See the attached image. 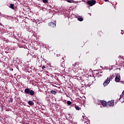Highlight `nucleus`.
Returning <instances> with one entry per match:
<instances>
[{
	"mask_svg": "<svg viewBox=\"0 0 124 124\" xmlns=\"http://www.w3.org/2000/svg\"><path fill=\"white\" fill-rule=\"evenodd\" d=\"M79 64V62H77L75 63L74 64H73V65L74 66H78Z\"/></svg>",
	"mask_w": 124,
	"mask_h": 124,
	"instance_id": "obj_13",
	"label": "nucleus"
},
{
	"mask_svg": "<svg viewBox=\"0 0 124 124\" xmlns=\"http://www.w3.org/2000/svg\"><path fill=\"white\" fill-rule=\"evenodd\" d=\"M54 54H55V55H60L61 53H60V52H55Z\"/></svg>",
	"mask_w": 124,
	"mask_h": 124,
	"instance_id": "obj_19",
	"label": "nucleus"
},
{
	"mask_svg": "<svg viewBox=\"0 0 124 124\" xmlns=\"http://www.w3.org/2000/svg\"><path fill=\"white\" fill-rule=\"evenodd\" d=\"M123 97V95H120V98Z\"/></svg>",
	"mask_w": 124,
	"mask_h": 124,
	"instance_id": "obj_23",
	"label": "nucleus"
},
{
	"mask_svg": "<svg viewBox=\"0 0 124 124\" xmlns=\"http://www.w3.org/2000/svg\"><path fill=\"white\" fill-rule=\"evenodd\" d=\"M10 102L11 103L13 102V100L12 99H10Z\"/></svg>",
	"mask_w": 124,
	"mask_h": 124,
	"instance_id": "obj_22",
	"label": "nucleus"
},
{
	"mask_svg": "<svg viewBox=\"0 0 124 124\" xmlns=\"http://www.w3.org/2000/svg\"><path fill=\"white\" fill-rule=\"evenodd\" d=\"M100 102L103 107H107V102L105 101V100H100Z\"/></svg>",
	"mask_w": 124,
	"mask_h": 124,
	"instance_id": "obj_6",
	"label": "nucleus"
},
{
	"mask_svg": "<svg viewBox=\"0 0 124 124\" xmlns=\"http://www.w3.org/2000/svg\"><path fill=\"white\" fill-rule=\"evenodd\" d=\"M10 8H11L12 9H14V4H11L10 5Z\"/></svg>",
	"mask_w": 124,
	"mask_h": 124,
	"instance_id": "obj_14",
	"label": "nucleus"
},
{
	"mask_svg": "<svg viewBox=\"0 0 124 124\" xmlns=\"http://www.w3.org/2000/svg\"><path fill=\"white\" fill-rule=\"evenodd\" d=\"M96 62H97V61H96V62H95V63H96Z\"/></svg>",
	"mask_w": 124,
	"mask_h": 124,
	"instance_id": "obj_29",
	"label": "nucleus"
},
{
	"mask_svg": "<svg viewBox=\"0 0 124 124\" xmlns=\"http://www.w3.org/2000/svg\"><path fill=\"white\" fill-rule=\"evenodd\" d=\"M120 82H121V83H124V82H123V81H120Z\"/></svg>",
	"mask_w": 124,
	"mask_h": 124,
	"instance_id": "obj_28",
	"label": "nucleus"
},
{
	"mask_svg": "<svg viewBox=\"0 0 124 124\" xmlns=\"http://www.w3.org/2000/svg\"><path fill=\"white\" fill-rule=\"evenodd\" d=\"M65 65H64V63H63V62H62L60 64V70H62V71H63L65 69Z\"/></svg>",
	"mask_w": 124,
	"mask_h": 124,
	"instance_id": "obj_5",
	"label": "nucleus"
},
{
	"mask_svg": "<svg viewBox=\"0 0 124 124\" xmlns=\"http://www.w3.org/2000/svg\"><path fill=\"white\" fill-rule=\"evenodd\" d=\"M43 2H44V3H47L48 0H43Z\"/></svg>",
	"mask_w": 124,
	"mask_h": 124,
	"instance_id": "obj_17",
	"label": "nucleus"
},
{
	"mask_svg": "<svg viewBox=\"0 0 124 124\" xmlns=\"http://www.w3.org/2000/svg\"><path fill=\"white\" fill-rule=\"evenodd\" d=\"M121 99V98H120L119 100Z\"/></svg>",
	"mask_w": 124,
	"mask_h": 124,
	"instance_id": "obj_30",
	"label": "nucleus"
},
{
	"mask_svg": "<svg viewBox=\"0 0 124 124\" xmlns=\"http://www.w3.org/2000/svg\"><path fill=\"white\" fill-rule=\"evenodd\" d=\"M114 78V77L111 76L109 77H108L107 79L105 81V82L103 83L104 87H106V86L108 85V84L110 83V80L113 79Z\"/></svg>",
	"mask_w": 124,
	"mask_h": 124,
	"instance_id": "obj_2",
	"label": "nucleus"
},
{
	"mask_svg": "<svg viewBox=\"0 0 124 124\" xmlns=\"http://www.w3.org/2000/svg\"><path fill=\"white\" fill-rule=\"evenodd\" d=\"M114 103H115V101H114V100L109 101L108 102L107 105L109 107H113V106H114Z\"/></svg>",
	"mask_w": 124,
	"mask_h": 124,
	"instance_id": "obj_4",
	"label": "nucleus"
},
{
	"mask_svg": "<svg viewBox=\"0 0 124 124\" xmlns=\"http://www.w3.org/2000/svg\"><path fill=\"white\" fill-rule=\"evenodd\" d=\"M24 93L27 94H30V95H31V96L34 94H35V92L33 91V90H31L30 88H26L24 90Z\"/></svg>",
	"mask_w": 124,
	"mask_h": 124,
	"instance_id": "obj_1",
	"label": "nucleus"
},
{
	"mask_svg": "<svg viewBox=\"0 0 124 124\" xmlns=\"http://www.w3.org/2000/svg\"><path fill=\"white\" fill-rule=\"evenodd\" d=\"M67 1L68 2L71 3V0H67Z\"/></svg>",
	"mask_w": 124,
	"mask_h": 124,
	"instance_id": "obj_21",
	"label": "nucleus"
},
{
	"mask_svg": "<svg viewBox=\"0 0 124 124\" xmlns=\"http://www.w3.org/2000/svg\"><path fill=\"white\" fill-rule=\"evenodd\" d=\"M97 104L98 105H100V103H98Z\"/></svg>",
	"mask_w": 124,
	"mask_h": 124,
	"instance_id": "obj_24",
	"label": "nucleus"
},
{
	"mask_svg": "<svg viewBox=\"0 0 124 124\" xmlns=\"http://www.w3.org/2000/svg\"><path fill=\"white\" fill-rule=\"evenodd\" d=\"M75 108L78 111H79V110H81V108L80 107H79V106H78L76 105H75Z\"/></svg>",
	"mask_w": 124,
	"mask_h": 124,
	"instance_id": "obj_9",
	"label": "nucleus"
},
{
	"mask_svg": "<svg viewBox=\"0 0 124 124\" xmlns=\"http://www.w3.org/2000/svg\"><path fill=\"white\" fill-rule=\"evenodd\" d=\"M42 68V69H44V68H45V65H43Z\"/></svg>",
	"mask_w": 124,
	"mask_h": 124,
	"instance_id": "obj_20",
	"label": "nucleus"
},
{
	"mask_svg": "<svg viewBox=\"0 0 124 124\" xmlns=\"http://www.w3.org/2000/svg\"><path fill=\"white\" fill-rule=\"evenodd\" d=\"M28 104L30 106L34 105V103H33V101H28Z\"/></svg>",
	"mask_w": 124,
	"mask_h": 124,
	"instance_id": "obj_10",
	"label": "nucleus"
},
{
	"mask_svg": "<svg viewBox=\"0 0 124 124\" xmlns=\"http://www.w3.org/2000/svg\"><path fill=\"white\" fill-rule=\"evenodd\" d=\"M67 104L68 105H71V104H72V102H71V101H67Z\"/></svg>",
	"mask_w": 124,
	"mask_h": 124,
	"instance_id": "obj_15",
	"label": "nucleus"
},
{
	"mask_svg": "<svg viewBox=\"0 0 124 124\" xmlns=\"http://www.w3.org/2000/svg\"><path fill=\"white\" fill-rule=\"evenodd\" d=\"M78 21H79V22H82V21L84 20V18H83L82 17H78Z\"/></svg>",
	"mask_w": 124,
	"mask_h": 124,
	"instance_id": "obj_12",
	"label": "nucleus"
},
{
	"mask_svg": "<svg viewBox=\"0 0 124 124\" xmlns=\"http://www.w3.org/2000/svg\"><path fill=\"white\" fill-rule=\"evenodd\" d=\"M86 3L90 5V6H93V5H94L96 3V1L95 0H90L87 1Z\"/></svg>",
	"mask_w": 124,
	"mask_h": 124,
	"instance_id": "obj_3",
	"label": "nucleus"
},
{
	"mask_svg": "<svg viewBox=\"0 0 124 124\" xmlns=\"http://www.w3.org/2000/svg\"><path fill=\"white\" fill-rule=\"evenodd\" d=\"M121 34H124V32H121Z\"/></svg>",
	"mask_w": 124,
	"mask_h": 124,
	"instance_id": "obj_26",
	"label": "nucleus"
},
{
	"mask_svg": "<svg viewBox=\"0 0 124 124\" xmlns=\"http://www.w3.org/2000/svg\"><path fill=\"white\" fill-rule=\"evenodd\" d=\"M91 80H92V82H93V81H95V77H93L91 78Z\"/></svg>",
	"mask_w": 124,
	"mask_h": 124,
	"instance_id": "obj_16",
	"label": "nucleus"
},
{
	"mask_svg": "<svg viewBox=\"0 0 124 124\" xmlns=\"http://www.w3.org/2000/svg\"><path fill=\"white\" fill-rule=\"evenodd\" d=\"M122 93H123V94H124V91Z\"/></svg>",
	"mask_w": 124,
	"mask_h": 124,
	"instance_id": "obj_27",
	"label": "nucleus"
},
{
	"mask_svg": "<svg viewBox=\"0 0 124 124\" xmlns=\"http://www.w3.org/2000/svg\"><path fill=\"white\" fill-rule=\"evenodd\" d=\"M120 78L121 76H120V74H118L115 78V82H119L120 80Z\"/></svg>",
	"mask_w": 124,
	"mask_h": 124,
	"instance_id": "obj_8",
	"label": "nucleus"
},
{
	"mask_svg": "<svg viewBox=\"0 0 124 124\" xmlns=\"http://www.w3.org/2000/svg\"><path fill=\"white\" fill-rule=\"evenodd\" d=\"M109 0H105V1H108Z\"/></svg>",
	"mask_w": 124,
	"mask_h": 124,
	"instance_id": "obj_25",
	"label": "nucleus"
},
{
	"mask_svg": "<svg viewBox=\"0 0 124 124\" xmlns=\"http://www.w3.org/2000/svg\"><path fill=\"white\" fill-rule=\"evenodd\" d=\"M48 27H50V28H52V29H54V28H56V24L54 23V22H49L48 24Z\"/></svg>",
	"mask_w": 124,
	"mask_h": 124,
	"instance_id": "obj_7",
	"label": "nucleus"
},
{
	"mask_svg": "<svg viewBox=\"0 0 124 124\" xmlns=\"http://www.w3.org/2000/svg\"><path fill=\"white\" fill-rule=\"evenodd\" d=\"M102 31H99L98 33V34H99V35H100H100H102Z\"/></svg>",
	"mask_w": 124,
	"mask_h": 124,
	"instance_id": "obj_18",
	"label": "nucleus"
},
{
	"mask_svg": "<svg viewBox=\"0 0 124 124\" xmlns=\"http://www.w3.org/2000/svg\"><path fill=\"white\" fill-rule=\"evenodd\" d=\"M50 93H52V94H57V92H56V91L52 90L50 91Z\"/></svg>",
	"mask_w": 124,
	"mask_h": 124,
	"instance_id": "obj_11",
	"label": "nucleus"
}]
</instances>
